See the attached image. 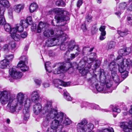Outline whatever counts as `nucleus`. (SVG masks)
Returning a JSON list of instances; mask_svg holds the SVG:
<instances>
[{
  "label": "nucleus",
  "instance_id": "680f3d73",
  "mask_svg": "<svg viewBox=\"0 0 132 132\" xmlns=\"http://www.w3.org/2000/svg\"><path fill=\"white\" fill-rule=\"evenodd\" d=\"M42 85L44 88H47L49 87L50 85L48 83L44 82L42 84Z\"/></svg>",
  "mask_w": 132,
  "mask_h": 132
},
{
  "label": "nucleus",
  "instance_id": "f03ea898",
  "mask_svg": "<svg viewBox=\"0 0 132 132\" xmlns=\"http://www.w3.org/2000/svg\"><path fill=\"white\" fill-rule=\"evenodd\" d=\"M11 92L9 90H4L0 92V102L3 105H5L8 102L7 106L9 108L10 112L13 113L18 112L23 106L20 105L16 99L8 96L10 95Z\"/></svg>",
  "mask_w": 132,
  "mask_h": 132
},
{
  "label": "nucleus",
  "instance_id": "dca6fc26",
  "mask_svg": "<svg viewBox=\"0 0 132 132\" xmlns=\"http://www.w3.org/2000/svg\"><path fill=\"white\" fill-rule=\"evenodd\" d=\"M53 82L54 86L59 88L61 89L59 86H63L66 87L69 86L70 84V82H64L59 79H55L53 80Z\"/></svg>",
  "mask_w": 132,
  "mask_h": 132
},
{
  "label": "nucleus",
  "instance_id": "c85d7f7f",
  "mask_svg": "<svg viewBox=\"0 0 132 132\" xmlns=\"http://www.w3.org/2000/svg\"><path fill=\"white\" fill-rule=\"evenodd\" d=\"M4 28L6 31L8 32H10V34H11V31L13 29H15L14 28H12L10 25L8 24H4Z\"/></svg>",
  "mask_w": 132,
  "mask_h": 132
},
{
  "label": "nucleus",
  "instance_id": "72a5a7b5",
  "mask_svg": "<svg viewBox=\"0 0 132 132\" xmlns=\"http://www.w3.org/2000/svg\"><path fill=\"white\" fill-rule=\"evenodd\" d=\"M64 96L65 98L68 101H71L72 100V98L70 96L69 94L66 91L64 92Z\"/></svg>",
  "mask_w": 132,
  "mask_h": 132
},
{
  "label": "nucleus",
  "instance_id": "a878e982",
  "mask_svg": "<svg viewBox=\"0 0 132 132\" xmlns=\"http://www.w3.org/2000/svg\"><path fill=\"white\" fill-rule=\"evenodd\" d=\"M9 62V61L7 60L6 59H4L1 62L0 68L3 69L6 68Z\"/></svg>",
  "mask_w": 132,
  "mask_h": 132
},
{
  "label": "nucleus",
  "instance_id": "4d7b16f0",
  "mask_svg": "<svg viewBox=\"0 0 132 132\" xmlns=\"http://www.w3.org/2000/svg\"><path fill=\"white\" fill-rule=\"evenodd\" d=\"M127 4L125 2L122 3L120 4L119 8H125L127 7Z\"/></svg>",
  "mask_w": 132,
  "mask_h": 132
},
{
  "label": "nucleus",
  "instance_id": "4468645a",
  "mask_svg": "<svg viewBox=\"0 0 132 132\" xmlns=\"http://www.w3.org/2000/svg\"><path fill=\"white\" fill-rule=\"evenodd\" d=\"M68 50L66 52V55L69 53L70 51H72L73 49H75L78 52L80 51V50L78 46L75 44V43L73 40H71L70 42H68Z\"/></svg>",
  "mask_w": 132,
  "mask_h": 132
},
{
  "label": "nucleus",
  "instance_id": "f8f14e48",
  "mask_svg": "<svg viewBox=\"0 0 132 132\" xmlns=\"http://www.w3.org/2000/svg\"><path fill=\"white\" fill-rule=\"evenodd\" d=\"M28 26V24L25 20H22L19 23L16 25L15 27H13L16 30V32L18 31L19 32H22L24 28H27Z\"/></svg>",
  "mask_w": 132,
  "mask_h": 132
},
{
  "label": "nucleus",
  "instance_id": "864d4df0",
  "mask_svg": "<svg viewBox=\"0 0 132 132\" xmlns=\"http://www.w3.org/2000/svg\"><path fill=\"white\" fill-rule=\"evenodd\" d=\"M128 23L130 25H132V15H129L127 17Z\"/></svg>",
  "mask_w": 132,
  "mask_h": 132
},
{
  "label": "nucleus",
  "instance_id": "c03bdc74",
  "mask_svg": "<svg viewBox=\"0 0 132 132\" xmlns=\"http://www.w3.org/2000/svg\"><path fill=\"white\" fill-rule=\"evenodd\" d=\"M126 52V50L125 48H124L120 50L118 52V53L120 55H127Z\"/></svg>",
  "mask_w": 132,
  "mask_h": 132
},
{
  "label": "nucleus",
  "instance_id": "7c9ffc66",
  "mask_svg": "<svg viewBox=\"0 0 132 132\" xmlns=\"http://www.w3.org/2000/svg\"><path fill=\"white\" fill-rule=\"evenodd\" d=\"M79 54V53L78 52H76L75 54H69V53H68L66 55L65 53V55L68 56L67 58L69 60H72L74 59L76 56H77Z\"/></svg>",
  "mask_w": 132,
  "mask_h": 132
},
{
  "label": "nucleus",
  "instance_id": "bf43d9fd",
  "mask_svg": "<svg viewBox=\"0 0 132 132\" xmlns=\"http://www.w3.org/2000/svg\"><path fill=\"white\" fill-rule=\"evenodd\" d=\"M83 3V0H78L77 3V7H79Z\"/></svg>",
  "mask_w": 132,
  "mask_h": 132
},
{
  "label": "nucleus",
  "instance_id": "c9c22d12",
  "mask_svg": "<svg viewBox=\"0 0 132 132\" xmlns=\"http://www.w3.org/2000/svg\"><path fill=\"white\" fill-rule=\"evenodd\" d=\"M115 43L113 41H111L108 44V49L109 50L114 49L115 47Z\"/></svg>",
  "mask_w": 132,
  "mask_h": 132
},
{
  "label": "nucleus",
  "instance_id": "20e7f679",
  "mask_svg": "<svg viewBox=\"0 0 132 132\" xmlns=\"http://www.w3.org/2000/svg\"><path fill=\"white\" fill-rule=\"evenodd\" d=\"M78 132H94L92 131L94 128V125L91 123H87L85 119H83L77 125ZM97 132H114L113 128H103L97 130Z\"/></svg>",
  "mask_w": 132,
  "mask_h": 132
},
{
  "label": "nucleus",
  "instance_id": "603ef678",
  "mask_svg": "<svg viewBox=\"0 0 132 132\" xmlns=\"http://www.w3.org/2000/svg\"><path fill=\"white\" fill-rule=\"evenodd\" d=\"M38 7V6L37 4L35 2H33L31 3L30 5L29 8H37Z\"/></svg>",
  "mask_w": 132,
  "mask_h": 132
},
{
  "label": "nucleus",
  "instance_id": "3c124183",
  "mask_svg": "<svg viewBox=\"0 0 132 132\" xmlns=\"http://www.w3.org/2000/svg\"><path fill=\"white\" fill-rule=\"evenodd\" d=\"M24 7V4L22 3L15 5L14 7L15 8H23Z\"/></svg>",
  "mask_w": 132,
  "mask_h": 132
},
{
  "label": "nucleus",
  "instance_id": "2f4dec72",
  "mask_svg": "<svg viewBox=\"0 0 132 132\" xmlns=\"http://www.w3.org/2000/svg\"><path fill=\"white\" fill-rule=\"evenodd\" d=\"M51 63L49 62H46L45 64V68L47 71L50 73L51 72L52 69L50 66Z\"/></svg>",
  "mask_w": 132,
  "mask_h": 132
},
{
  "label": "nucleus",
  "instance_id": "4c0bfd02",
  "mask_svg": "<svg viewBox=\"0 0 132 132\" xmlns=\"http://www.w3.org/2000/svg\"><path fill=\"white\" fill-rule=\"evenodd\" d=\"M55 4L56 5L62 6H64L65 5V3L62 0H59L56 2Z\"/></svg>",
  "mask_w": 132,
  "mask_h": 132
},
{
  "label": "nucleus",
  "instance_id": "473e14b6",
  "mask_svg": "<svg viewBox=\"0 0 132 132\" xmlns=\"http://www.w3.org/2000/svg\"><path fill=\"white\" fill-rule=\"evenodd\" d=\"M101 63V62L99 60H97L95 62V63L94 64L93 68H92L93 70H95L98 68Z\"/></svg>",
  "mask_w": 132,
  "mask_h": 132
},
{
  "label": "nucleus",
  "instance_id": "09e8293b",
  "mask_svg": "<svg viewBox=\"0 0 132 132\" xmlns=\"http://www.w3.org/2000/svg\"><path fill=\"white\" fill-rule=\"evenodd\" d=\"M92 16L91 15H88L86 17V20L88 22H90L92 21Z\"/></svg>",
  "mask_w": 132,
  "mask_h": 132
},
{
  "label": "nucleus",
  "instance_id": "9b49d317",
  "mask_svg": "<svg viewBox=\"0 0 132 132\" xmlns=\"http://www.w3.org/2000/svg\"><path fill=\"white\" fill-rule=\"evenodd\" d=\"M20 61L17 65L18 67L20 68L21 70L22 71L25 72L28 70L29 67L26 65L28 63L27 59L25 56H21L20 58Z\"/></svg>",
  "mask_w": 132,
  "mask_h": 132
},
{
  "label": "nucleus",
  "instance_id": "0e129e2a",
  "mask_svg": "<svg viewBox=\"0 0 132 132\" xmlns=\"http://www.w3.org/2000/svg\"><path fill=\"white\" fill-rule=\"evenodd\" d=\"M81 28L83 31L84 32L85 31L87 30V28L85 23H84L82 24Z\"/></svg>",
  "mask_w": 132,
  "mask_h": 132
},
{
  "label": "nucleus",
  "instance_id": "cd10ccee",
  "mask_svg": "<svg viewBox=\"0 0 132 132\" xmlns=\"http://www.w3.org/2000/svg\"><path fill=\"white\" fill-rule=\"evenodd\" d=\"M110 107L112 109V111L114 112V113H113L114 117H116L117 114V113H119L121 111L120 109L116 107H114L112 105H111Z\"/></svg>",
  "mask_w": 132,
  "mask_h": 132
},
{
  "label": "nucleus",
  "instance_id": "a211bd4d",
  "mask_svg": "<svg viewBox=\"0 0 132 132\" xmlns=\"http://www.w3.org/2000/svg\"><path fill=\"white\" fill-rule=\"evenodd\" d=\"M97 75L95 74L94 76L88 79L91 86L94 88L98 85V82L97 78Z\"/></svg>",
  "mask_w": 132,
  "mask_h": 132
},
{
  "label": "nucleus",
  "instance_id": "e433bc0d",
  "mask_svg": "<svg viewBox=\"0 0 132 132\" xmlns=\"http://www.w3.org/2000/svg\"><path fill=\"white\" fill-rule=\"evenodd\" d=\"M117 32L118 34L121 37L125 36L128 34V31H121L120 30H117Z\"/></svg>",
  "mask_w": 132,
  "mask_h": 132
},
{
  "label": "nucleus",
  "instance_id": "37998d69",
  "mask_svg": "<svg viewBox=\"0 0 132 132\" xmlns=\"http://www.w3.org/2000/svg\"><path fill=\"white\" fill-rule=\"evenodd\" d=\"M30 96L31 97H39L38 91L37 90L32 92Z\"/></svg>",
  "mask_w": 132,
  "mask_h": 132
},
{
  "label": "nucleus",
  "instance_id": "412c9836",
  "mask_svg": "<svg viewBox=\"0 0 132 132\" xmlns=\"http://www.w3.org/2000/svg\"><path fill=\"white\" fill-rule=\"evenodd\" d=\"M24 96V95L23 93L20 92L18 93L16 96V99L18 101L19 104L21 106H23Z\"/></svg>",
  "mask_w": 132,
  "mask_h": 132
},
{
  "label": "nucleus",
  "instance_id": "2eb2a0df",
  "mask_svg": "<svg viewBox=\"0 0 132 132\" xmlns=\"http://www.w3.org/2000/svg\"><path fill=\"white\" fill-rule=\"evenodd\" d=\"M97 75L100 77V80L101 84L99 86H98V84L97 85L96 87L94 88H96V89L98 92H101L102 91L103 93H105L104 92H106L105 89V86H104V81L102 80L101 77V71H99L98 72Z\"/></svg>",
  "mask_w": 132,
  "mask_h": 132
},
{
  "label": "nucleus",
  "instance_id": "774afa93",
  "mask_svg": "<svg viewBox=\"0 0 132 132\" xmlns=\"http://www.w3.org/2000/svg\"><path fill=\"white\" fill-rule=\"evenodd\" d=\"M95 105V104H89V106H90L92 109H94Z\"/></svg>",
  "mask_w": 132,
  "mask_h": 132
},
{
  "label": "nucleus",
  "instance_id": "393cba45",
  "mask_svg": "<svg viewBox=\"0 0 132 132\" xmlns=\"http://www.w3.org/2000/svg\"><path fill=\"white\" fill-rule=\"evenodd\" d=\"M0 4L1 7L8 8L10 6L9 2L7 0H1L0 1Z\"/></svg>",
  "mask_w": 132,
  "mask_h": 132
},
{
  "label": "nucleus",
  "instance_id": "1a4fd4ad",
  "mask_svg": "<svg viewBox=\"0 0 132 132\" xmlns=\"http://www.w3.org/2000/svg\"><path fill=\"white\" fill-rule=\"evenodd\" d=\"M32 101L31 98L28 97L24 101V104L25 108L23 110V113L24 114V119L25 120H28L29 118V109L32 105Z\"/></svg>",
  "mask_w": 132,
  "mask_h": 132
},
{
  "label": "nucleus",
  "instance_id": "aec40b11",
  "mask_svg": "<svg viewBox=\"0 0 132 132\" xmlns=\"http://www.w3.org/2000/svg\"><path fill=\"white\" fill-rule=\"evenodd\" d=\"M112 82L111 81L109 80L106 82L105 83L104 82V86H105L106 92H104V93H111L113 89L111 88Z\"/></svg>",
  "mask_w": 132,
  "mask_h": 132
},
{
  "label": "nucleus",
  "instance_id": "69168bd1",
  "mask_svg": "<svg viewBox=\"0 0 132 132\" xmlns=\"http://www.w3.org/2000/svg\"><path fill=\"white\" fill-rule=\"evenodd\" d=\"M127 123L129 124L127 126L129 127L130 129L132 130V121H130L129 123Z\"/></svg>",
  "mask_w": 132,
  "mask_h": 132
},
{
  "label": "nucleus",
  "instance_id": "79ce46f5",
  "mask_svg": "<svg viewBox=\"0 0 132 132\" xmlns=\"http://www.w3.org/2000/svg\"><path fill=\"white\" fill-rule=\"evenodd\" d=\"M25 20L26 22L28 23V26L29 25H31L32 23V17L31 16H28L26 20Z\"/></svg>",
  "mask_w": 132,
  "mask_h": 132
},
{
  "label": "nucleus",
  "instance_id": "052dcab7",
  "mask_svg": "<svg viewBox=\"0 0 132 132\" xmlns=\"http://www.w3.org/2000/svg\"><path fill=\"white\" fill-rule=\"evenodd\" d=\"M132 47H130L126 48H125L126 50V53L127 55L131 51V48Z\"/></svg>",
  "mask_w": 132,
  "mask_h": 132
},
{
  "label": "nucleus",
  "instance_id": "0eeeda50",
  "mask_svg": "<svg viewBox=\"0 0 132 132\" xmlns=\"http://www.w3.org/2000/svg\"><path fill=\"white\" fill-rule=\"evenodd\" d=\"M117 62L119 67V70L121 73V77L122 78H126L128 75L127 69L129 68L130 60L129 59H122L121 55H119L116 58V61Z\"/></svg>",
  "mask_w": 132,
  "mask_h": 132
},
{
  "label": "nucleus",
  "instance_id": "ea45409f",
  "mask_svg": "<svg viewBox=\"0 0 132 132\" xmlns=\"http://www.w3.org/2000/svg\"><path fill=\"white\" fill-rule=\"evenodd\" d=\"M13 54L5 55L4 57L5 59L10 61H11L14 58Z\"/></svg>",
  "mask_w": 132,
  "mask_h": 132
},
{
  "label": "nucleus",
  "instance_id": "6ab92c4d",
  "mask_svg": "<svg viewBox=\"0 0 132 132\" xmlns=\"http://www.w3.org/2000/svg\"><path fill=\"white\" fill-rule=\"evenodd\" d=\"M105 26H102L99 28V30L101 32L99 39L101 40H103L106 38L105 36L106 33L105 30Z\"/></svg>",
  "mask_w": 132,
  "mask_h": 132
},
{
  "label": "nucleus",
  "instance_id": "4be33fe9",
  "mask_svg": "<svg viewBox=\"0 0 132 132\" xmlns=\"http://www.w3.org/2000/svg\"><path fill=\"white\" fill-rule=\"evenodd\" d=\"M11 36L14 40L17 41H19L21 38L20 36L17 33L16 30L14 29L11 31Z\"/></svg>",
  "mask_w": 132,
  "mask_h": 132
},
{
  "label": "nucleus",
  "instance_id": "6e6552de",
  "mask_svg": "<svg viewBox=\"0 0 132 132\" xmlns=\"http://www.w3.org/2000/svg\"><path fill=\"white\" fill-rule=\"evenodd\" d=\"M57 69H56L53 71V73L55 74H60L62 73L69 70V69L72 67H75L78 69V65L76 62H73L72 64L69 62H65L62 63L60 66Z\"/></svg>",
  "mask_w": 132,
  "mask_h": 132
},
{
  "label": "nucleus",
  "instance_id": "5701e85b",
  "mask_svg": "<svg viewBox=\"0 0 132 132\" xmlns=\"http://www.w3.org/2000/svg\"><path fill=\"white\" fill-rule=\"evenodd\" d=\"M109 68L110 70L111 71V73H114V72H116L117 67V65L114 62H112L110 63L109 65Z\"/></svg>",
  "mask_w": 132,
  "mask_h": 132
},
{
  "label": "nucleus",
  "instance_id": "8fccbe9b",
  "mask_svg": "<svg viewBox=\"0 0 132 132\" xmlns=\"http://www.w3.org/2000/svg\"><path fill=\"white\" fill-rule=\"evenodd\" d=\"M34 81L37 85L40 86L42 82L41 80L40 79H36L34 80Z\"/></svg>",
  "mask_w": 132,
  "mask_h": 132
},
{
  "label": "nucleus",
  "instance_id": "58836bf2",
  "mask_svg": "<svg viewBox=\"0 0 132 132\" xmlns=\"http://www.w3.org/2000/svg\"><path fill=\"white\" fill-rule=\"evenodd\" d=\"M16 46V43L13 41H11L9 44V47L11 48V49H14Z\"/></svg>",
  "mask_w": 132,
  "mask_h": 132
},
{
  "label": "nucleus",
  "instance_id": "a19ab883",
  "mask_svg": "<svg viewBox=\"0 0 132 132\" xmlns=\"http://www.w3.org/2000/svg\"><path fill=\"white\" fill-rule=\"evenodd\" d=\"M6 23V21L4 16H0V24L3 25Z\"/></svg>",
  "mask_w": 132,
  "mask_h": 132
},
{
  "label": "nucleus",
  "instance_id": "39448f33",
  "mask_svg": "<svg viewBox=\"0 0 132 132\" xmlns=\"http://www.w3.org/2000/svg\"><path fill=\"white\" fill-rule=\"evenodd\" d=\"M62 9H53V10L50 11V13L56 14L55 17L56 20L55 21L57 24L56 26H64L66 23V21L68 20L70 18L69 15V13L67 11H63Z\"/></svg>",
  "mask_w": 132,
  "mask_h": 132
},
{
  "label": "nucleus",
  "instance_id": "de8ad7c7",
  "mask_svg": "<svg viewBox=\"0 0 132 132\" xmlns=\"http://www.w3.org/2000/svg\"><path fill=\"white\" fill-rule=\"evenodd\" d=\"M13 10L12 9H9L8 10V14L9 16L10 19H12L13 18Z\"/></svg>",
  "mask_w": 132,
  "mask_h": 132
},
{
  "label": "nucleus",
  "instance_id": "c756f323",
  "mask_svg": "<svg viewBox=\"0 0 132 132\" xmlns=\"http://www.w3.org/2000/svg\"><path fill=\"white\" fill-rule=\"evenodd\" d=\"M111 74L113 80L116 82H118L119 81V76L116 73V72H114V73L112 72Z\"/></svg>",
  "mask_w": 132,
  "mask_h": 132
},
{
  "label": "nucleus",
  "instance_id": "b1692460",
  "mask_svg": "<svg viewBox=\"0 0 132 132\" xmlns=\"http://www.w3.org/2000/svg\"><path fill=\"white\" fill-rule=\"evenodd\" d=\"M44 36L46 37H49L54 35L53 30L52 29L45 30L43 32Z\"/></svg>",
  "mask_w": 132,
  "mask_h": 132
},
{
  "label": "nucleus",
  "instance_id": "ddd939ff",
  "mask_svg": "<svg viewBox=\"0 0 132 132\" xmlns=\"http://www.w3.org/2000/svg\"><path fill=\"white\" fill-rule=\"evenodd\" d=\"M57 35H55V37L58 40L59 42L60 43L65 42L67 39L68 37V35L61 30H59L57 31Z\"/></svg>",
  "mask_w": 132,
  "mask_h": 132
},
{
  "label": "nucleus",
  "instance_id": "a18cd8bd",
  "mask_svg": "<svg viewBox=\"0 0 132 132\" xmlns=\"http://www.w3.org/2000/svg\"><path fill=\"white\" fill-rule=\"evenodd\" d=\"M52 123L51 125V128L50 129H48L47 132H59V131L58 132V130H57V128H53L52 127Z\"/></svg>",
  "mask_w": 132,
  "mask_h": 132
},
{
  "label": "nucleus",
  "instance_id": "f3484780",
  "mask_svg": "<svg viewBox=\"0 0 132 132\" xmlns=\"http://www.w3.org/2000/svg\"><path fill=\"white\" fill-rule=\"evenodd\" d=\"M58 40L55 37L50 38L46 42V45L48 47H51L58 45L59 44Z\"/></svg>",
  "mask_w": 132,
  "mask_h": 132
},
{
  "label": "nucleus",
  "instance_id": "13d9d810",
  "mask_svg": "<svg viewBox=\"0 0 132 132\" xmlns=\"http://www.w3.org/2000/svg\"><path fill=\"white\" fill-rule=\"evenodd\" d=\"M28 35L27 33L26 32H24L21 33L20 34V36H21V38H24L26 37Z\"/></svg>",
  "mask_w": 132,
  "mask_h": 132
},
{
  "label": "nucleus",
  "instance_id": "7ed1b4c3",
  "mask_svg": "<svg viewBox=\"0 0 132 132\" xmlns=\"http://www.w3.org/2000/svg\"><path fill=\"white\" fill-rule=\"evenodd\" d=\"M54 109L53 108L52 102L50 101L47 102L44 105L43 109L41 104L39 102L35 103L33 106V111L36 115H38L41 112L43 115L42 117H44V115L46 116L45 121L43 123V124L46 123V125H48L49 122V121L48 120V117L50 116L52 111Z\"/></svg>",
  "mask_w": 132,
  "mask_h": 132
},
{
  "label": "nucleus",
  "instance_id": "bb28decb",
  "mask_svg": "<svg viewBox=\"0 0 132 132\" xmlns=\"http://www.w3.org/2000/svg\"><path fill=\"white\" fill-rule=\"evenodd\" d=\"M46 25L42 22H40L37 28V31L38 33H39L41 32L42 30L44 29H45L46 28Z\"/></svg>",
  "mask_w": 132,
  "mask_h": 132
},
{
  "label": "nucleus",
  "instance_id": "e2e57ef3",
  "mask_svg": "<svg viewBox=\"0 0 132 132\" xmlns=\"http://www.w3.org/2000/svg\"><path fill=\"white\" fill-rule=\"evenodd\" d=\"M5 9H0V16H4Z\"/></svg>",
  "mask_w": 132,
  "mask_h": 132
},
{
  "label": "nucleus",
  "instance_id": "423d86ee",
  "mask_svg": "<svg viewBox=\"0 0 132 132\" xmlns=\"http://www.w3.org/2000/svg\"><path fill=\"white\" fill-rule=\"evenodd\" d=\"M91 55L93 56L91 57L89 59L87 60L86 57H84L81 60L79 63L78 66V69L79 72L85 75L88 72V70L91 67L90 64L92 63L96 59V56L95 53H92Z\"/></svg>",
  "mask_w": 132,
  "mask_h": 132
},
{
  "label": "nucleus",
  "instance_id": "6e6d98bb",
  "mask_svg": "<svg viewBox=\"0 0 132 132\" xmlns=\"http://www.w3.org/2000/svg\"><path fill=\"white\" fill-rule=\"evenodd\" d=\"M94 47H93L90 48L89 47H84L83 48V50H87L88 51V52H92L94 49Z\"/></svg>",
  "mask_w": 132,
  "mask_h": 132
},
{
  "label": "nucleus",
  "instance_id": "338daca9",
  "mask_svg": "<svg viewBox=\"0 0 132 132\" xmlns=\"http://www.w3.org/2000/svg\"><path fill=\"white\" fill-rule=\"evenodd\" d=\"M94 109H97L98 110H101V108L99 107L98 105L95 104V105Z\"/></svg>",
  "mask_w": 132,
  "mask_h": 132
},
{
  "label": "nucleus",
  "instance_id": "f704fd0d",
  "mask_svg": "<svg viewBox=\"0 0 132 132\" xmlns=\"http://www.w3.org/2000/svg\"><path fill=\"white\" fill-rule=\"evenodd\" d=\"M61 44L60 47V49L62 50H65L66 47H67L68 44V42H65L61 43Z\"/></svg>",
  "mask_w": 132,
  "mask_h": 132
},
{
  "label": "nucleus",
  "instance_id": "49530a36",
  "mask_svg": "<svg viewBox=\"0 0 132 132\" xmlns=\"http://www.w3.org/2000/svg\"><path fill=\"white\" fill-rule=\"evenodd\" d=\"M31 100H32V102L36 103H37L38 101L39 97H31Z\"/></svg>",
  "mask_w": 132,
  "mask_h": 132
},
{
  "label": "nucleus",
  "instance_id": "5fc2aeb1",
  "mask_svg": "<svg viewBox=\"0 0 132 132\" xmlns=\"http://www.w3.org/2000/svg\"><path fill=\"white\" fill-rule=\"evenodd\" d=\"M97 30L98 29L96 26H93L91 28V32L92 34H94L97 32Z\"/></svg>",
  "mask_w": 132,
  "mask_h": 132
},
{
  "label": "nucleus",
  "instance_id": "9d476101",
  "mask_svg": "<svg viewBox=\"0 0 132 132\" xmlns=\"http://www.w3.org/2000/svg\"><path fill=\"white\" fill-rule=\"evenodd\" d=\"M16 67H13L9 70V74L12 77L9 79L11 82H13L14 81V79L20 78L22 76V72L18 71Z\"/></svg>",
  "mask_w": 132,
  "mask_h": 132
},
{
  "label": "nucleus",
  "instance_id": "f257e3e1",
  "mask_svg": "<svg viewBox=\"0 0 132 132\" xmlns=\"http://www.w3.org/2000/svg\"><path fill=\"white\" fill-rule=\"evenodd\" d=\"M51 113L50 116L48 117V119L49 122L53 120L52 121L53 128H58L60 125L63 126L69 125L71 123V120L63 112H58L57 110L55 109Z\"/></svg>",
  "mask_w": 132,
  "mask_h": 132
}]
</instances>
